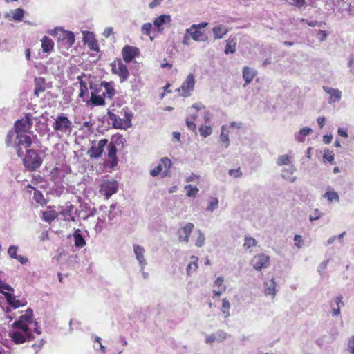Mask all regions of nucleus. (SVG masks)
Returning <instances> with one entry per match:
<instances>
[{
    "instance_id": "1",
    "label": "nucleus",
    "mask_w": 354,
    "mask_h": 354,
    "mask_svg": "<svg viewBox=\"0 0 354 354\" xmlns=\"http://www.w3.org/2000/svg\"><path fill=\"white\" fill-rule=\"evenodd\" d=\"M32 126L31 119L28 115L18 120L15 124V131H10L6 136V144L8 146L14 145L19 157L24 156V148H28L32 144L31 138L25 134Z\"/></svg>"
},
{
    "instance_id": "2",
    "label": "nucleus",
    "mask_w": 354,
    "mask_h": 354,
    "mask_svg": "<svg viewBox=\"0 0 354 354\" xmlns=\"http://www.w3.org/2000/svg\"><path fill=\"white\" fill-rule=\"evenodd\" d=\"M53 129L59 138L69 136L73 129L72 122L63 114L58 115L53 123Z\"/></svg>"
},
{
    "instance_id": "3",
    "label": "nucleus",
    "mask_w": 354,
    "mask_h": 354,
    "mask_svg": "<svg viewBox=\"0 0 354 354\" xmlns=\"http://www.w3.org/2000/svg\"><path fill=\"white\" fill-rule=\"evenodd\" d=\"M107 120L109 124L115 129H127L131 127L132 113L124 111L123 118H120L116 114L109 111L107 114Z\"/></svg>"
},
{
    "instance_id": "4",
    "label": "nucleus",
    "mask_w": 354,
    "mask_h": 354,
    "mask_svg": "<svg viewBox=\"0 0 354 354\" xmlns=\"http://www.w3.org/2000/svg\"><path fill=\"white\" fill-rule=\"evenodd\" d=\"M24 151L26 152L25 157L24 158L25 167L31 170H35L39 167L41 165V160L37 151L23 147V151L24 152Z\"/></svg>"
},
{
    "instance_id": "5",
    "label": "nucleus",
    "mask_w": 354,
    "mask_h": 354,
    "mask_svg": "<svg viewBox=\"0 0 354 354\" xmlns=\"http://www.w3.org/2000/svg\"><path fill=\"white\" fill-rule=\"evenodd\" d=\"M57 36L58 42L65 48H71L75 42L74 34L71 31L64 30L62 28H55L52 31V34Z\"/></svg>"
},
{
    "instance_id": "6",
    "label": "nucleus",
    "mask_w": 354,
    "mask_h": 354,
    "mask_svg": "<svg viewBox=\"0 0 354 354\" xmlns=\"http://www.w3.org/2000/svg\"><path fill=\"white\" fill-rule=\"evenodd\" d=\"M171 160L167 157L161 158L157 165L150 169L149 174L152 176H156L160 174L168 175V171L171 167Z\"/></svg>"
},
{
    "instance_id": "7",
    "label": "nucleus",
    "mask_w": 354,
    "mask_h": 354,
    "mask_svg": "<svg viewBox=\"0 0 354 354\" xmlns=\"http://www.w3.org/2000/svg\"><path fill=\"white\" fill-rule=\"evenodd\" d=\"M118 189V183L116 180H105L101 183L99 192L108 199L113 194H115Z\"/></svg>"
},
{
    "instance_id": "8",
    "label": "nucleus",
    "mask_w": 354,
    "mask_h": 354,
    "mask_svg": "<svg viewBox=\"0 0 354 354\" xmlns=\"http://www.w3.org/2000/svg\"><path fill=\"white\" fill-rule=\"evenodd\" d=\"M195 84V79L193 74L190 73L187 75L185 80L183 82L178 91L180 95L183 97H188L190 95L191 92L194 90Z\"/></svg>"
},
{
    "instance_id": "9",
    "label": "nucleus",
    "mask_w": 354,
    "mask_h": 354,
    "mask_svg": "<svg viewBox=\"0 0 354 354\" xmlns=\"http://www.w3.org/2000/svg\"><path fill=\"white\" fill-rule=\"evenodd\" d=\"M112 71L120 77V82L126 81L129 75V72L126 64L121 61L113 62L112 64Z\"/></svg>"
},
{
    "instance_id": "10",
    "label": "nucleus",
    "mask_w": 354,
    "mask_h": 354,
    "mask_svg": "<svg viewBox=\"0 0 354 354\" xmlns=\"http://www.w3.org/2000/svg\"><path fill=\"white\" fill-rule=\"evenodd\" d=\"M107 144L108 140L106 139L92 142L91 147L88 151V154L91 158L100 157L104 151V147L107 145Z\"/></svg>"
},
{
    "instance_id": "11",
    "label": "nucleus",
    "mask_w": 354,
    "mask_h": 354,
    "mask_svg": "<svg viewBox=\"0 0 354 354\" xmlns=\"http://www.w3.org/2000/svg\"><path fill=\"white\" fill-rule=\"evenodd\" d=\"M9 337L16 344H21L33 339V335L32 333H24L20 330L10 332L9 333Z\"/></svg>"
},
{
    "instance_id": "12",
    "label": "nucleus",
    "mask_w": 354,
    "mask_h": 354,
    "mask_svg": "<svg viewBox=\"0 0 354 354\" xmlns=\"http://www.w3.org/2000/svg\"><path fill=\"white\" fill-rule=\"evenodd\" d=\"M270 261V257L263 253L255 255L252 261L251 264L253 268L257 270H261L263 268H266Z\"/></svg>"
},
{
    "instance_id": "13",
    "label": "nucleus",
    "mask_w": 354,
    "mask_h": 354,
    "mask_svg": "<svg viewBox=\"0 0 354 354\" xmlns=\"http://www.w3.org/2000/svg\"><path fill=\"white\" fill-rule=\"evenodd\" d=\"M139 53L138 48L129 45H126L122 50V57L126 63L131 62Z\"/></svg>"
},
{
    "instance_id": "14",
    "label": "nucleus",
    "mask_w": 354,
    "mask_h": 354,
    "mask_svg": "<svg viewBox=\"0 0 354 354\" xmlns=\"http://www.w3.org/2000/svg\"><path fill=\"white\" fill-rule=\"evenodd\" d=\"M194 225L192 223H187L181 229L178 230V240L180 242L187 243L189 241V236L193 231Z\"/></svg>"
},
{
    "instance_id": "15",
    "label": "nucleus",
    "mask_w": 354,
    "mask_h": 354,
    "mask_svg": "<svg viewBox=\"0 0 354 354\" xmlns=\"http://www.w3.org/2000/svg\"><path fill=\"white\" fill-rule=\"evenodd\" d=\"M192 110L200 111V115L202 116L205 124H209L210 122L212 115L204 105L201 103L194 104L190 107L189 111L191 112Z\"/></svg>"
},
{
    "instance_id": "16",
    "label": "nucleus",
    "mask_w": 354,
    "mask_h": 354,
    "mask_svg": "<svg viewBox=\"0 0 354 354\" xmlns=\"http://www.w3.org/2000/svg\"><path fill=\"white\" fill-rule=\"evenodd\" d=\"M323 90L326 92V93L330 95V98L328 100L329 104L337 102L342 98V92L339 89L328 86H323Z\"/></svg>"
},
{
    "instance_id": "17",
    "label": "nucleus",
    "mask_w": 354,
    "mask_h": 354,
    "mask_svg": "<svg viewBox=\"0 0 354 354\" xmlns=\"http://www.w3.org/2000/svg\"><path fill=\"white\" fill-rule=\"evenodd\" d=\"M185 32L190 35L192 39L195 41H206L207 37L200 30L192 28V25L185 30Z\"/></svg>"
},
{
    "instance_id": "18",
    "label": "nucleus",
    "mask_w": 354,
    "mask_h": 354,
    "mask_svg": "<svg viewBox=\"0 0 354 354\" xmlns=\"http://www.w3.org/2000/svg\"><path fill=\"white\" fill-rule=\"evenodd\" d=\"M292 156L289 154L281 155L278 157L277 160V164L279 166L288 165V171L292 174L295 170L294 166L292 164Z\"/></svg>"
},
{
    "instance_id": "19",
    "label": "nucleus",
    "mask_w": 354,
    "mask_h": 354,
    "mask_svg": "<svg viewBox=\"0 0 354 354\" xmlns=\"http://www.w3.org/2000/svg\"><path fill=\"white\" fill-rule=\"evenodd\" d=\"M11 327L14 330H19L24 333H32L31 330L28 326V324L22 319H21V317H19V319L15 321L12 324Z\"/></svg>"
},
{
    "instance_id": "20",
    "label": "nucleus",
    "mask_w": 354,
    "mask_h": 354,
    "mask_svg": "<svg viewBox=\"0 0 354 354\" xmlns=\"http://www.w3.org/2000/svg\"><path fill=\"white\" fill-rule=\"evenodd\" d=\"M228 32V28L223 24L216 26L212 28L214 39H223Z\"/></svg>"
},
{
    "instance_id": "21",
    "label": "nucleus",
    "mask_w": 354,
    "mask_h": 354,
    "mask_svg": "<svg viewBox=\"0 0 354 354\" xmlns=\"http://www.w3.org/2000/svg\"><path fill=\"white\" fill-rule=\"evenodd\" d=\"M214 285L217 287V289L213 290V297H220L222 293L225 292L226 286L224 284V278L223 277H218L214 281Z\"/></svg>"
},
{
    "instance_id": "22",
    "label": "nucleus",
    "mask_w": 354,
    "mask_h": 354,
    "mask_svg": "<svg viewBox=\"0 0 354 354\" xmlns=\"http://www.w3.org/2000/svg\"><path fill=\"white\" fill-rule=\"evenodd\" d=\"M107 149H108V161L110 162L111 167H113L117 165L116 147L113 144L109 143L107 145Z\"/></svg>"
},
{
    "instance_id": "23",
    "label": "nucleus",
    "mask_w": 354,
    "mask_h": 354,
    "mask_svg": "<svg viewBox=\"0 0 354 354\" xmlns=\"http://www.w3.org/2000/svg\"><path fill=\"white\" fill-rule=\"evenodd\" d=\"M171 21V17L169 15H161L159 17H156L153 21V24L156 27H157L159 30H160V28L162 26L166 24H170Z\"/></svg>"
},
{
    "instance_id": "24",
    "label": "nucleus",
    "mask_w": 354,
    "mask_h": 354,
    "mask_svg": "<svg viewBox=\"0 0 354 354\" xmlns=\"http://www.w3.org/2000/svg\"><path fill=\"white\" fill-rule=\"evenodd\" d=\"M230 130L227 125H223L221 127V133L220 135V140L225 148H227L230 145L229 138Z\"/></svg>"
},
{
    "instance_id": "25",
    "label": "nucleus",
    "mask_w": 354,
    "mask_h": 354,
    "mask_svg": "<svg viewBox=\"0 0 354 354\" xmlns=\"http://www.w3.org/2000/svg\"><path fill=\"white\" fill-rule=\"evenodd\" d=\"M4 296L7 302L15 308L26 305V304L21 303L20 300L17 299L16 297L10 292L4 293Z\"/></svg>"
},
{
    "instance_id": "26",
    "label": "nucleus",
    "mask_w": 354,
    "mask_h": 354,
    "mask_svg": "<svg viewBox=\"0 0 354 354\" xmlns=\"http://www.w3.org/2000/svg\"><path fill=\"white\" fill-rule=\"evenodd\" d=\"M35 95L36 96H39L41 93H43L46 90V84L44 78L43 77H36L35 80Z\"/></svg>"
},
{
    "instance_id": "27",
    "label": "nucleus",
    "mask_w": 354,
    "mask_h": 354,
    "mask_svg": "<svg viewBox=\"0 0 354 354\" xmlns=\"http://www.w3.org/2000/svg\"><path fill=\"white\" fill-rule=\"evenodd\" d=\"M101 87L104 89L103 91L104 97L111 99L114 96L115 89L111 83L106 82H102Z\"/></svg>"
},
{
    "instance_id": "28",
    "label": "nucleus",
    "mask_w": 354,
    "mask_h": 354,
    "mask_svg": "<svg viewBox=\"0 0 354 354\" xmlns=\"http://www.w3.org/2000/svg\"><path fill=\"white\" fill-rule=\"evenodd\" d=\"M264 293L266 295H271L274 298L276 295V283L274 279H272L269 282H266Z\"/></svg>"
},
{
    "instance_id": "29",
    "label": "nucleus",
    "mask_w": 354,
    "mask_h": 354,
    "mask_svg": "<svg viewBox=\"0 0 354 354\" xmlns=\"http://www.w3.org/2000/svg\"><path fill=\"white\" fill-rule=\"evenodd\" d=\"M133 250H134L135 254L136 256V259H138L139 263L142 266L145 265L146 260L144 257V253H145L144 248L140 245H133Z\"/></svg>"
},
{
    "instance_id": "30",
    "label": "nucleus",
    "mask_w": 354,
    "mask_h": 354,
    "mask_svg": "<svg viewBox=\"0 0 354 354\" xmlns=\"http://www.w3.org/2000/svg\"><path fill=\"white\" fill-rule=\"evenodd\" d=\"M256 73L255 71L249 68L244 67L243 69V78L245 82V84H248L252 82Z\"/></svg>"
},
{
    "instance_id": "31",
    "label": "nucleus",
    "mask_w": 354,
    "mask_h": 354,
    "mask_svg": "<svg viewBox=\"0 0 354 354\" xmlns=\"http://www.w3.org/2000/svg\"><path fill=\"white\" fill-rule=\"evenodd\" d=\"M74 237V244L76 247L82 248L86 245V241L82 234H80V230L79 229L76 230L73 234Z\"/></svg>"
},
{
    "instance_id": "32",
    "label": "nucleus",
    "mask_w": 354,
    "mask_h": 354,
    "mask_svg": "<svg viewBox=\"0 0 354 354\" xmlns=\"http://www.w3.org/2000/svg\"><path fill=\"white\" fill-rule=\"evenodd\" d=\"M41 48L44 52L48 53L51 51L54 46V43L49 37L44 36L41 39Z\"/></svg>"
},
{
    "instance_id": "33",
    "label": "nucleus",
    "mask_w": 354,
    "mask_h": 354,
    "mask_svg": "<svg viewBox=\"0 0 354 354\" xmlns=\"http://www.w3.org/2000/svg\"><path fill=\"white\" fill-rule=\"evenodd\" d=\"M312 132V129L309 127H304L299 130V131L295 134V139L299 142H303L305 138Z\"/></svg>"
},
{
    "instance_id": "34",
    "label": "nucleus",
    "mask_w": 354,
    "mask_h": 354,
    "mask_svg": "<svg viewBox=\"0 0 354 354\" xmlns=\"http://www.w3.org/2000/svg\"><path fill=\"white\" fill-rule=\"evenodd\" d=\"M226 46L225 48V53L228 55L230 53L232 54L236 51V42L234 39L229 38L225 41Z\"/></svg>"
},
{
    "instance_id": "35",
    "label": "nucleus",
    "mask_w": 354,
    "mask_h": 354,
    "mask_svg": "<svg viewBox=\"0 0 354 354\" xmlns=\"http://www.w3.org/2000/svg\"><path fill=\"white\" fill-rule=\"evenodd\" d=\"M192 261L189 263L187 267V273L188 275H191L194 272L198 269V258L196 256L191 257Z\"/></svg>"
},
{
    "instance_id": "36",
    "label": "nucleus",
    "mask_w": 354,
    "mask_h": 354,
    "mask_svg": "<svg viewBox=\"0 0 354 354\" xmlns=\"http://www.w3.org/2000/svg\"><path fill=\"white\" fill-rule=\"evenodd\" d=\"M77 80L80 83V93L79 97L84 98L86 95H88V88L86 82L83 80V76H78Z\"/></svg>"
},
{
    "instance_id": "37",
    "label": "nucleus",
    "mask_w": 354,
    "mask_h": 354,
    "mask_svg": "<svg viewBox=\"0 0 354 354\" xmlns=\"http://www.w3.org/2000/svg\"><path fill=\"white\" fill-rule=\"evenodd\" d=\"M335 302L336 304L337 307H333V306L331 304L332 314L333 316H338L340 315V305L344 306V302L342 301V297L338 296V297H335Z\"/></svg>"
},
{
    "instance_id": "38",
    "label": "nucleus",
    "mask_w": 354,
    "mask_h": 354,
    "mask_svg": "<svg viewBox=\"0 0 354 354\" xmlns=\"http://www.w3.org/2000/svg\"><path fill=\"white\" fill-rule=\"evenodd\" d=\"M57 217V214L55 210L42 212V218L45 221L51 222Z\"/></svg>"
},
{
    "instance_id": "39",
    "label": "nucleus",
    "mask_w": 354,
    "mask_h": 354,
    "mask_svg": "<svg viewBox=\"0 0 354 354\" xmlns=\"http://www.w3.org/2000/svg\"><path fill=\"white\" fill-rule=\"evenodd\" d=\"M230 304L227 298H223L222 299V306L221 310L224 315L225 318H227L230 316Z\"/></svg>"
},
{
    "instance_id": "40",
    "label": "nucleus",
    "mask_w": 354,
    "mask_h": 354,
    "mask_svg": "<svg viewBox=\"0 0 354 354\" xmlns=\"http://www.w3.org/2000/svg\"><path fill=\"white\" fill-rule=\"evenodd\" d=\"M198 131L200 133V135L203 136V138H206L209 136H210L212 133V129L210 125H207V124H201L199 128Z\"/></svg>"
},
{
    "instance_id": "41",
    "label": "nucleus",
    "mask_w": 354,
    "mask_h": 354,
    "mask_svg": "<svg viewBox=\"0 0 354 354\" xmlns=\"http://www.w3.org/2000/svg\"><path fill=\"white\" fill-rule=\"evenodd\" d=\"M13 20L21 21L23 19L24 10L22 8H17L10 10Z\"/></svg>"
},
{
    "instance_id": "42",
    "label": "nucleus",
    "mask_w": 354,
    "mask_h": 354,
    "mask_svg": "<svg viewBox=\"0 0 354 354\" xmlns=\"http://www.w3.org/2000/svg\"><path fill=\"white\" fill-rule=\"evenodd\" d=\"M33 199L40 205H46L47 201L44 198L41 192L36 190L33 194Z\"/></svg>"
},
{
    "instance_id": "43",
    "label": "nucleus",
    "mask_w": 354,
    "mask_h": 354,
    "mask_svg": "<svg viewBox=\"0 0 354 354\" xmlns=\"http://www.w3.org/2000/svg\"><path fill=\"white\" fill-rule=\"evenodd\" d=\"M185 189L188 197H195L198 192V189L196 186L193 187L191 185L185 186Z\"/></svg>"
},
{
    "instance_id": "44",
    "label": "nucleus",
    "mask_w": 354,
    "mask_h": 354,
    "mask_svg": "<svg viewBox=\"0 0 354 354\" xmlns=\"http://www.w3.org/2000/svg\"><path fill=\"white\" fill-rule=\"evenodd\" d=\"M21 319L26 322L28 324L32 323L33 320V311L32 309L28 308L26 310V313L20 316Z\"/></svg>"
},
{
    "instance_id": "45",
    "label": "nucleus",
    "mask_w": 354,
    "mask_h": 354,
    "mask_svg": "<svg viewBox=\"0 0 354 354\" xmlns=\"http://www.w3.org/2000/svg\"><path fill=\"white\" fill-rule=\"evenodd\" d=\"M151 29L152 24L151 23H145L141 28V32L142 34L149 36L151 40H153V37L151 36Z\"/></svg>"
},
{
    "instance_id": "46",
    "label": "nucleus",
    "mask_w": 354,
    "mask_h": 354,
    "mask_svg": "<svg viewBox=\"0 0 354 354\" xmlns=\"http://www.w3.org/2000/svg\"><path fill=\"white\" fill-rule=\"evenodd\" d=\"M91 102L94 105H103L104 104V98L100 95H95L92 93Z\"/></svg>"
},
{
    "instance_id": "47",
    "label": "nucleus",
    "mask_w": 354,
    "mask_h": 354,
    "mask_svg": "<svg viewBox=\"0 0 354 354\" xmlns=\"http://www.w3.org/2000/svg\"><path fill=\"white\" fill-rule=\"evenodd\" d=\"M324 197L327 198L328 202H332L333 201H339V196L335 192H326Z\"/></svg>"
},
{
    "instance_id": "48",
    "label": "nucleus",
    "mask_w": 354,
    "mask_h": 354,
    "mask_svg": "<svg viewBox=\"0 0 354 354\" xmlns=\"http://www.w3.org/2000/svg\"><path fill=\"white\" fill-rule=\"evenodd\" d=\"M257 244V241L255 239L250 236H245V243L243 244V247L245 249H249L253 246H255Z\"/></svg>"
},
{
    "instance_id": "49",
    "label": "nucleus",
    "mask_w": 354,
    "mask_h": 354,
    "mask_svg": "<svg viewBox=\"0 0 354 354\" xmlns=\"http://www.w3.org/2000/svg\"><path fill=\"white\" fill-rule=\"evenodd\" d=\"M197 232H198V235L196 240L195 245L197 247L201 248L205 244V238L204 234L201 232V230H198Z\"/></svg>"
},
{
    "instance_id": "50",
    "label": "nucleus",
    "mask_w": 354,
    "mask_h": 354,
    "mask_svg": "<svg viewBox=\"0 0 354 354\" xmlns=\"http://www.w3.org/2000/svg\"><path fill=\"white\" fill-rule=\"evenodd\" d=\"M218 205V200L216 198H211L209 205L206 209L209 212H213Z\"/></svg>"
},
{
    "instance_id": "51",
    "label": "nucleus",
    "mask_w": 354,
    "mask_h": 354,
    "mask_svg": "<svg viewBox=\"0 0 354 354\" xmlns=\"http://www.w3.org/2000/svg\"><path fill=\"white\" fill-rule=\"evenodd\" d=\"M4 290L11 292H14V289L9 284H7L3 281L0 280V293H2L4 295V293L6 292Z\"/></svg>"
},
{
    "instance_id": "52",
    "label": "nucleus",
    "mask_w": 354,
    "mask_h": 354,
    "mask_svg": "<svg viewBox=\"0 0 354 354\" xmlns=\"http://www.w3.org/2000/svg\"><path fill=\"white\" fill-rule=\"evenodd\" d=\"M323 160L324 162H328L331 163L334 160V154L333 151L325 150L323 156Z\"/></svg>"
},
{
    "instance_id": "53",
    "label": "nucleus",
    "mask_w": 354,
    "mask_h": 354,
    "mask_svg": "<svg viewBox=\"0 0 354 354\" xmlns=\"http://www.w3.org/2000/svg\"><path fill=\"white\" fill-rule=\"evenodd\" d=\"M18 246L16 245H11L8 248V254L10 256V258L16 259L17 258V252Z\"/></svg>"
},
{
    "instance_id": "54",
    "label": "nucleus",
    "mask_w": 354,
    "mask_h": 354,
    "mask_svg": "<svg viewBox=\"0 0 354 354\" xmlns=\"http://www.w3.org/2000/svg\"><path fill=\"white\" fill-rule=\"evenodd\" d=\"M287 3L290 5H292L297 6L298 8H301L305 5V0H286Z\"/></svg>"
},
{
    "instance_id": "55",
    "label": "nucleus",
    "mask_w": 354,
    "mask_h": 354,
    "mask_svg": "<svg viewBox=\"0 0 354 354\" xmlns=\"http://www.w3.org/2000/svg\"><path fill=\"white\" fill-rule=\"evenodd\" d=\"M348 351L350 353L354 354V335L351 337L347 342Z\"/></svg>"
},
{
    "instance_id": "56",
    "label": "nucleus",
    "mask_w": 354,
    "mask_h": 354,
    "mask_svg": "<svg viewBox=\"0 0 354 354\" xmlns=\"http://www.w3.org/2000/svg\"><path fill=\"white\" fill-rule=\"evenodd\" d=\"M327 36L328 34L326 33V32L322 30H319L316 34V37L319 39L320 41H324V40H326Z\"/></svg>"
},
{
    "instance_id": "57",
    "label": "nucleus",
    "mask_w": 354,
    "mask_h": 354,
    "mask_svg": "<svg viewBox=\"0 0 354 354\" xmlns=\"http://www.w3.org/2000/svg\"><path fill=\"white\" fill-rule=\"evenodd\" d=\"M186 124L187 127L192 130V131H196V125L194 123V120L190 119L189 118L187 117L186 118Z\"/></svg>"
},
{
    "instance_id": "58",
    "label": "nucleus",
    "mask_w": 354,
    "mask_h": 354,
    "mask_svg": "<svg viewBox=\"0 0 354 354\" xmlns=\"http://www.w3.org/2000/svg\"><path fill=\"white\" fill-rule=\"evenodd\" d=\"M217 337V341H223L226 338L227 334L223 330H218L216 333H214Z\"/></svg>"
},
{
    "instance_id": "59",
    "label": "nucleus",
    "mask_w": 354,
    "mask_h": 354,
    "mask_svg": "<svg viewBox=\"0 0 354 354\" xmlns=\"http://www.w3.org/2000/svg\"><path fill=\"white\" fill-rule=\"evenodd\" d=\"M228 174L230 176L233 177H240L242 175L240 168H237L236 169H230Z\"/></svg>"
},
{
    "instance_id": "60",
    "label": "nucleus",
    "mask_w": 354,
    "mask_h": 354,
    "mask_svg": "<svg viewBox=\"0 0 354 354\" xmlns=\"http://www.w3.org/2000/svg\"><path fill=\"white\" fill-rule=\"evenodd\" d=\"M191 39L192 37L190 35L185 32V34L184 35L182 41L183 44L185 46H189L190 44Z\"/></svg>"
},
{
    "instance_id": "61",
    "label": "nucleus",
    "mask_w": 354,
    "mask_h": 354,
    "mask_svg": "<svg viewBox=\"0 0 354 354\" xmlns=\"http://www.w3.org/2000/svg\"><path fill=\"white\" fill-rule=\"evenodd\" d=\"M322 212H320L318 209H315L314 211V215L310 216L309 218L311 221H313L317 219H319L322 216Z\"/></svg>"
},
{
    "instance_id": "62",
    "label": "nucleus",
    "mask_w": 354,
    "mask_h": 354,
    "mask_svg": "<svg viewBox=\"0 0 354 354\" xmlns=\"http://www.w3.org/2000/svg\"><path fill=\"white\" fill-rule=\"evenodd\" d=\"M337 133L340 136L344 137V138H348V132H347V129L344 128V127H339L337 129Z\"/></svg>"
},
{
    "instance_id": "63",
    "label": "nucleus",
    "mask_w": 354,
    "mask_h": 354,
    "mask_svg": "<svg viewBox=\"0 0 354 354\" xmlns=\"http://www.w3.org/2000/svg\"><path fill=\"white\" fill-rule=\"evenodd\" d=\"M294 241H295V245L298 248H301V245H302V243H303V239H302L301 236H300V235H295V238H294Z\"/></svg>"
},
{
    "instance_id": "64",
    "label": "nucleus",
    "mask_w": 354,
    "mask_h": 354,
    "mask_svg": "<svg viewBox=\"0 0 354 354\" xmlns=\"http://www.w3.org/2000/svg\"><path fill=\"white\" fill-rule=\"evenodd\" d=\"M113 33V28L112 27H106L104 30L102 35L105 38H108Z\"/></svg>"
}]
</instances>
